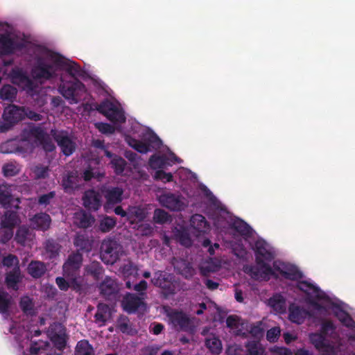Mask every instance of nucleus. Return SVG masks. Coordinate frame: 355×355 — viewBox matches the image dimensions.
Wrapping results in <instances>:
<instances>
[{"instance_id":"obj_1","label":"nucleus","mask_w":355,"mask_h":355,"mask_svg":"<svg viewBox=\"0 0 355 355\" xmlns=\"http://www.w3.org/2000/svg\"><path fill=\"white\" fill-rule=\"evenodd\" d=\"M35 63L31 69L32 80L22 68L13 67L10 73V82L31 96H34L38 86L34 80L42 83L57 76L58 69L65 71L73 78L66 81L62 76L58 87L59 92L70 104H76L86 99L87 91L85 85L77 79L81 74V68L76 62L66 59L60 54L45 49L35 58Z\"/></svg>"},{"instance_id":"obj_2","label":"nucleus","mask_w":355,"mask_h":355,"mask_svg":"<svg viewBox=\"0 0 355 355\" xmlns=\"http://www.w3.org/2000/svg\"><path fill=\"white\" fill-rule=\"evenodd\" d=\"M41 145L46 152H53L55 146L42 124L29 123L24 128L20 139L7 141L1 146L3 153H17L23 157L31 154L35 146Z\"/></svg>"},{"instance_id":"obj_3","label":"nucleus","mask_w":355,"mask_h":355,"mask_svg":"<svg viewBox=\"0 0 355 355\" xmlns=\"http://www.w3.org/2000/svg\"><path fill=\"white\" fill-rule=\"evenodd\" d=\"M253 250L257 266L246 265L243 271L254 279L269 280L274 275V270L268 263L276 256L274 248L265 240L259 239L254 243Z\"/></svg>"},{"instance_id":"obj_4","label":"nucleus","mask_w":355,"mask_h":355,"mask_svg":"<svg viewBox=\"0 0 355 355\" xmlns=\"http://www.w3.org/2000/svg\"><path fill=\"white\" fill-rule=\"evenodd\" d=\"M299 287L304 293H306L310 296L322 301V303L331 308L334 315L344 326L349 329H354L355 322L350 315L343 310L344 303L338 300L332 294L322 291L316 284H313L309 282L300 283Z\"/></svg>"},{"instance_id":"obj_5","label":"nucleus","mask_w":355,"mask_h":355,"mask_svg":"<svg viewBox=\"0 0 355 355\" xmlns=\"http://www.w3.org/2000/svg\"><path fill=\"white\" fill-rule=\"evenodd\" d=\"M320 329V333L315 332L309 334L310 343L322 355L340 354L343 343L339 335L335 332L334 324L331 321H325L321 324Z\"/></svg>"},{"instance_id":"obj_6","label":"nucleus","mask_w":355,"mask_h":355,"mask_svg":"<svg viewBox=\"0 0 355 355\" xmlns=\"http://www.w3.org/2000/svg\"><path fill=\"white\" fill-rule=\"evenodd\" d=\"M132 131L137 134L140 140L135 139L130 135L125 136V141L130 146L137 152L145 154L152 150L159 149L162 145V140L150 129L141 126L139 123L132 125Z\"/></svg>"},{"instance_id":"obj_7","label":"nucleus","mask_w":355,"mask_h":355,"mask_svg":"<svg viewBox=\"0 0 355 355\" xmlns=\"http://www.w3.org/2000/svg\"><path fill=\"white\" fill-rule=\"evenodd\" d=\"M83 256L79 252L70 254L62 266L63 275L68 279L74 288H80L82 278L80 276V268L82 266Z\"/></svg>"},{"instance_id":"obj_8","label":"nucleus","mask_w":355,"mask_h":355,"mask_svg":"<svg viewBox=\"0 0 355 355\" xmlns=\"http://www.w3.org/2000/svg\"><path fill=\"white\" fill-rule=\"evenodd\" d=\"M96 109L114 124H121L125 121V112L121 105L116 101L105 99Z\"/></svg>"},{"instance_id":"obj_9","label":"nucleus","mask_w":355,"mask_h":355,"mask_svg":"<svg viewBox=\"0 0 355 355\" xmlns=\"http://www.w3.org/2000/svg\"><path fill=\"white\" fill-rule=\"evenodd\" d=\"M226 224L228 225V228L234 230L245 238L250 237L253 234L252 228L244 220L239 218H231L230 221H227L226 217L220 216L215 218L214 220V227L220 232H223V229L226 227Z\"/></svg>"},{"instance_id":"obj_10","label":"nucleus","mask_w":355,"mask_h":355,"mask_svg":"<svg viewBox=\"0 0 355 355\" xmlns=\"http://www.w3.org/2000/svg\"><path fill=\"white\" fill-rule=\"evenodd\" d=\"M151 282L161 288L166 297L175 294L180 289V282L175 279V276L164 271L155 272Z\"/></svg>"},{"instance_id":"obj_11","label":"nucleus","mask_w":355,"mask_h":355,"mask_svg":"<svg viewBox=\"0 0 355 355\" xmlns=\"http://www.w3.org/2000/svg\"><path fill=\"white\" fill-rule=\"evenodd\" d=\"M2 119L0 122V132H5L24 119V107L13 104L8 105L3 110Z\"/></svg>"},{"instance_id":"obj_12","label":"nucleus","mask_w":355,"mask_h":355,"mask_svg":"<svg viewBox=\"0 0 355 355\" xmlns=\"http://www.w3.org/2000/svg\"><path fill=\"white\" fill-rule=\"evenodd\" d=\"M274 270V275H272L271 277H276L275 275V271L279 272L283 277L285 279L293 280V281H297V288L302 291L300 287L299 284L300 283L302 282L303 281H301L300 279L303 277L302 272L294 265L283 262L279 260H276L273 261L272 263ZM304 282H309L313 284H315L310 279L305 280Z\"/></svg>"},{"instance_id":"obj_13","label":"nucleus","mask_w":355,"mask_h":355,"mask_svg":"<svg viewBox=\"0 0 355 355\" xmlns=\"http://www.w3.org/2000/svg\"><path fill=\"white\" fill-rule=\"evenodd\" d=\"M164 309L170 323L177 330L188 332L193 331L192 322L185 313L170 307H164Z\"/></svg>"},{"instance_id":"obj_14","label":"nucleus","mask_w":355,"mask_h":355,"mask_svg":"<svg viewBox=\"0 0 355 355\" xmlns=\"http://www.w3.org/2000/svg\"><path fill=\"white\" fill-rule=\"evenodd\" d=\"M121 245L113 239L103 240L101 246V258L106 264L112 265L119 258Z\"/></svg>"},{"instance_id":"obj_15","label":"nucleus","mask_w":355,"mask_h":355,"mask_svg":"<svg viewBox=\"0 0 355 355\" xmlns=\"http://www.w3.org/2000/svg\"><path fill=\"white\" fill-rule=\"evenodd\" d=\"M100 191L105 199L103 206L105 212H109L115 205L121 203L123 200L124 191L121 187L103 184Z\"/></svg>"},{"instance_id":"obj_16","label":"nucleus","mask_w":355,"mask_h":355,"mask_svg":"<svg viewBox=\"0 0 355 355\" xmlns=\"http://www.w3.org/2000/svg\"><path fill=\"white\" fill-rule=\"evenodd\" d=\"M26 48V42L8 34H0V52L3 55H11Z\"/></svg>"},{"instance_id":"obj_17","label":"nucleus","mask_w":355,"mask_h":355,"mask_svg":"<svg viewBox=\"0 0 355 355\" xmlns=\"http://www.w3.org/2000/svg\"><path fill=\"white\" fill-rule=\"evenodd\" d=\"M159 203L173 211H180L187 207L185 199L180 194L164 193L157 196Z\"/></svg>"},{"instance_id":"obj_18","label":"nucleus","mask_w":355,"mask_h":355,"mask_svg":"<svg viewBox=\"0 0 355 355\" xmlns=\"http://www.w3.org/2000/svg\"><path fill=\"white\" fill-rule=\"evenodd\" d=\"M145 295V293H139V296L133 293H127L121 302L123 309L128 313L145 310L146 304L144 302Z\"/></svg>"},{"instance_id":"obj_19","label":"nucleus","mask_w":355,"mask_h":355,"mask_svg":"<svg viewBox=\"0 0 355 355\" xmlns=\"http://www.w3.org/2000/svg\"><path fill=\"white\" fill-rule=\"evenodd\" d=\"M51 135L60 147L62 153L66 156L71 155L76 148L75 143L69 137L67 132L51 129Z\"/></svg>"},{"instance_id":"obj_20","label":"nucleus","mask_w":355,"mask_h":355,"mask_svg":"<svg viewBox=\"0 0 355 355\" xmlns=\"http://www.w3.org/2000/svg\"><path fill=\"white\" fill-rule=\"evenodd\" d=\"M49 335L55 347L63 349L67 343V334L65 327L60 323H53L49 329Z\"/></svg>"},{"instance_id":"obj_21","label":"nucleus","mask_w":355,"mask_h":355,"mask_svg":"<svg viewBox=\"0 0 355 355\" xmlns=\"http://www.w3.org/2000/svg\"><path fill=\"white\" fill-rule=\"evenodd\" d=\"M176 162L181 163L182 160L171 151L168 156L153 155L149 159V165L153 169H160L166 165L171 166Z\"/></svg>"},{"instance_id":"obj_22","label":"nucleus","mask_w":355,"mask_h":355,"mask_svg":"<svg viewBox=\"0 0 355 355\" xmlns=\"http://www.w3.org/2000/svg\"><path fill=\"white\" fill-rule=\"evenodd\" d=\"M11 193V186L6 184H0V204L4 208L13 207L18 209L21 202L20 199L14 198Z\"/></svg>"},{"instance_id":"obj_23","label":"nucleus","mask_w":355,"mask_h":355,"mask_svg":"<svg viewBox=\"0 0 355 355\" xmlns=\"http://www.w3.org/2000/svg\"><path fill=\"white\" fill-rule=\"evenodd\" d=\"M226 324L228 328L236 335H245L248 330V323L243 321L239 316L232 315L227 318Z\"/></svg>"},{"instance_id":"obj_24","label":"nucleus","mask_w":355,"mask_h":355,"mask_svg":"<svg viewBox=\"0 0 355 355\" xmlns=\"http://www.w3.org/2000/svg\"><path fill=\"white\" fill-rule=\"evenodd\" d=\"M83 205L88 209L97 211L101 207V196L94 189L86 191L83 197Z\"/></svg>"},{"instance_id":"obj_25","label":"nucleus","mask_w":355,"mask_h":355,"mask_svg":"<svg viewBox=\"0 0 355 355\" xmlns=\"http://www.w3.org/2000/svg\"><path fill=\"white\" fill-rule=\"evenodd\" d=\"M174 239L182 246L189 248L193 245V240L187 228L184 225H178L173 228Z\"/></svg>"},{"instance_id":"obj_26","label":"nucleus","mask_w":355,"mask_h":355,"mask_svg":"<svg viewBox=\"0 0 355 355\" xmlns=\"http://www.w3.org/2000/svg\"><path fill=\"white\" fill-rule=\"evenodd\" d=\"M190 226L193 229L198 235L207 234L210 230V225L205 216L201 214H196L191 216Z\"/></svg>"},{"instance_id":"obj_27","label":"nucleus","mask_w":355,"mask_h":355,"mask_svg":"<svg viewBox=\"0 0 355 355\" xmlns=\"http://www.w3.org/2000/svg\"><path fill=\"white\" fill-rule=\"evenodd\" d=\"M99 289L101 293L105 298L110 300L116 295L118 286L114 279L107 277L100 284Z\"/></svg>"},{"instance_id":"obj_28","label":"nucleus","mask_w":355,"mask_h":355,"mask_svg":"<svg viewBox=\"0 0 355 355\" xmlns=\"http://www.w3.org/2000/svg\"><path fill=\"white\" fill-rule=\"evenodd\" d=\"M288 318L289 320L297 324H302L306 318L311 316V313L307 310L301 308L298 306L291 305L288 309Z\"/></svg>"},{"instance_id":"obj_29","label":"nucleus","mask_w":355,"mask_h":355,"mask_svg":"<svg viewBox=\"0 0 355 355\" xmlns=\"http://www.w3.org/2000/svg\"><path fill=\"white\" fill-rule=\"evenodd\" d=\"M74 224L78 227L87 228L91 227L94 221V218L91 214L83 210L76 212L73 217Z\"/></svg>"},{"instance_id":"obj_30","label":"nucleus","mask_w":355,"mask_h":355,"mask_svg":"<svg viewBox=\"0 0 355 355\" xmlns=\"http://www.w3.org/2000/svg\"><path fill=\"white\" fill-rule=\"evenodd\" d=\"M51 223V217L46 213L35 214L31 218V225L34 229L45 231L50 227Z\"/></svg>"},{"instance_id":"obj_31","label":"nucleus","mask_w":355,"mask_h":355,"mask_svg":"<svg viewBox=\"0 0 355 355\" xmlns=\"http://www.w3.org/2000/svg\"><path fill=\"white\" fill-rule=\"evenodd\" d=\"M19 267H14L13 270L6 274L5 282L8 289L18 290V284L22 280Z\"/></svg>"},{"instance_id":"obj_32","label":"nucleus","mask_w":355,"mask_h":355,"mask_svg":"<svg viewBox=\"0 0 355 355\" xmlns=\"http://www.w3.org/2000/svg\"><path fill=\"white\" fill-rule=\"evenodd\" d=\"M221 267V261L216 257H209L202 261L200 266V270L202 275L206 276L209 272L218 271Z\"/></svg>"},{"instance_id":"obj_33","label":"nucleus","mask_w":355,"mask_h":355,"mask_svg":"<svg viewBox=\"0 0 355 355\" xmlns=\"http://www.w3.org/2000/svg\"><path fill=\"white\" fill-rule=\"evenodd\" d=\"M173 265L175 270H176L180 275L184 276L186 279H189L195 274V270L190 263L187 262L185 260L177 261L175 259L173 260Z\"/></svg>"},{"instance_id":"obj_34","label":"nucleus","mask_w":355,"mask_h":355,"mask_svg":"<svg viewBox=\"0 0 355 355\" xmlns=\"http://www.w3.org/2000/svg\"><path fill=\"white\" fill-rule=\"evenodd\" d=\"M267 304L276 313H284L286 311V300L284 297L279 293L275 294L268 300Z\"/></svg>"},{"instance_id":"obj_35","label":"nucleus","mask_w":355,"mask_h":355,"mask_svg":"<svg viewBox=\"0 0 355 355\" xmlns=\"http://www.w3.org/2000/svg\"><path fill=\"white\" fill-rule=\"evenodd\" d=\"M105 154L106 157L111 158V165L112 168H114V172L117 175H121L123 172H125L126 169L127 163L124 159L122 157L113 155L109 150H105Z\"/></svg>"},{"instance_id":"obj_36","label":"nucleus","mask_w":355,"mask_h":355,"mask_svg":"<svg viewBox=\"0 0 355 355\" xmlns=\"http://www.w3.org/2000/svg\"><path fill=\"white\" fill-rule=\"evenodd\" d=\"M146 210L141 206L129 207L128 209V220L133 223L135 221L141 222L146 217Z\"/></svg>"},{"instance_id":"obj_37","label":"nucleus","mask_w":355,"mask_h":355,"mask_svg":"<svg viewBox=\"0 0 355 355\" xmlns=\"http://www.w3.org/2000/svg\"><path fill=\"white\" fill-rule=\"evenodd\" d=\"M110 315L109 306L103 303H99L97 306V311L94 316L96 323L99 327L104 326Z\"/></svg>"},{"instance_id":"obj_38","label":"nucleus","mask_w":355,"mask_h":355,"mask_svg":"<svg viewBox=\"0 0 355 355\" xmlns=\"http://www.w3.org/2000/svg\"><path fill=\"white\" fill-rule=\"evenodd\" d=\"M20 223L19 217L15 211H7L1 218V224L2 227H14Z\"/></svg>"},{"instance_id":"obj_39","label":"nucleus","mask_w":355,"mask_h":355,"mask_svg":"<svg viewBox=\"0 0 355 355\" xmlns=\"http://www.w3.org/2000/svg\"><path fill=\"white\" fill-rule=\"evenodd\" d=\"M27 270L31 277L37 279L45 273L46 268L44 263L39 261H33L28 264Z\"/></svg>"},{"instance_id":"obj_40","label":"nucleus","mask_w":355,"mask_h":355,"mask_svg":"<svg viewBox=\"0 0 355 355\" xmlns=\"http://www.w3.org/2000/svg\"><path fill=\"white\" fill-rule=\"evenodd\" d=\"M264 323L262 321L257 322L253 324L248 323V330L245 335L243 336H248L250 334L252 337L257 339H260L263 336L264 334Z\"/></svg>"},{"instance_id":"obj_41","label":"nucleus","mask_w":355,"mask_h":355,"mask_svg":"<svg viewBox=\"0 0 355 355\" xmlns=\"http://www.w3.org/2000/svg\"><path fill=\"white\" fill-rule=\"evenodd\" d=\"M78 176L76 173L71 172L62 179V187L66 192H71L78 188Z\"/></svg>"},{"instance_id":"obj_42","label":"nucleus","mask_w":355,"mask_h":355,"mask_svg":"<svg viewBox=\"0 0 355 355\" xmlns=\"http://www.w3.org/2000/svg\"><path fill=\"white\" fill-rule=\"evenodd\" d=\"M17 94V89L10 85H5L0 89V98L3 101L13 102Z\"/></svg>"},{"instance_id":"obj_43","label":"nucleus","mask_w":355,"mask_h":355,"mask_svg":"<svg viewBox=\"0 0 355 355\" xmlns=\"http://www.w3.org/2000/svg\"><path fill=\"white\" fill-rule=\"evenodd\" d=\"M201 190L203 192L204 195L207 198L210 203L216 209L220 211L223 214L228 215V212L226 211L225 209L223 208V206L218 200V199L214 196L211 191L205 185L201 187Z\"/></svg>"},{"instance_id":"obj_44","label":"nucleus","mask_w":355,"mask_h":355,"mask_svg":"<svg viewBox=\"0 0 355 355\" xmlns=\"http://www.w3.org/2000/svg\"><path fill=\"white\" fill-rule=\"evenodd\" d=\"M103 269L98 261H93L85 267V273L92 275L95 280L101 278Z\"/></svg>"},{"instance_id":"obj_45","label":"nucleus","mask_w":355,"mask_h":355,"mask_svg":"<svg viewBox=\"0 0 355 355\" xmlns=\"http://www.w3.org/2000/svg\"><path fill=\"white\" fill-rule=\"evenodd\" d=\"M205 345L214 354H219L222 351L221 341L216 336L207 338Z\"/></svg>"},{"instance_id":"obj_46","label":"nucleus","mask_w":355,"mask_h":355,"mask_svg":"<svg viewBox=\"0 0 355 355\" xmlns=\"http://www.w3.org/2000/svg\"><path fill=\"white\" fill-rule=\"evenodd\" d=\"M73 244L79 250L89 251L91 249V243L85 234L78 232L76 234Z\"/></svg>"},{"instance_id":"obj_47","label":"nucleus","mask_w":355,"mask_h":355,"mask_svg":"<svg viewBox=\"0 0 355 355\" xmlns=\"http://www.w3.org/2000/svg\"><path fill=\"white\" fill-rule=\"evenodd\" d=\"M19 306L23 312L26 315H33L35 313L34 303L33 300L28 296H23L21 297Z\"/></svg>"},{"instance_id":"obj_48","label":"nucleus","mask_w":355,"mask_h":355,"mask_svg":"<svg viewBox=\"0 0 355 355\" xmlns=\"http://www.w3.org/2000/svg\"><path fill=\"white\" fill-rule=\"evenodd\" d=\"M76 355H94V349L87 340H82L77 343Z\"/></svg>"},{"instance_id":"obj_49","label":"nucleus","mask_w":355,"mask_h":355,"mask_svg":"<svg viewBox=\"0 0 355 355\" xmlns=\"http://www.w3.org/2000/svg\"><path fill=\"white\" fill-rule=\"evenodd\" d=\"M224 242L230 245L232 253L236 257H243L244 255H245L246 250L241 239H239L237 242L227 241L225 240Z\"/></svg>"},{"instance_id":"obj_50","label":"nucleus","mask_w":355,"mask_h":355,"mask_svg":"<svg viewBox=\"0 0 355 355\" xmlns=\"http://www.w3.org/2000/svg\"><path fill=\"white\" fill-rule=\"evenodd\" d=\"M105 173L103 172H101L98 168H92L91 166L86 168L83 174L85 181H89L92 178H95L98 181H101Z\"/></svg>"},{"instance_id":"obj_51","label":"nucleus","mask_w":355,"mask_h":355,"mask_svg":"<svg viewBox=\"0 0 355 355\" xmlns=\"http://www.w3.org/2000/svg\"><path fill=\"white\" fill-rule=\"evenodd\" d=\"M31 236L29 229L27 227L21 226L17 231L15 240L17 243L25 245L26 241L31 239Z\"/></svg>"},{"instance_id":"obj_52","label":"nucleus","mask_w":355,"mask_h":355,"mask_svg":"<svg viewBox=\"0 0 355 355\" xmlns=\"http://www.w3.org/2000/svg\"><path fill=\"white\" fill-rule=\"evenodd\" d=\"M12 298L7 292L0 291V313L6 314L11 304Z\"/></svg>"},{"instance_id":"obj_53","label":"nucleus","mask_w":355,"mask_h":355,"mask_svg":"<svg viewBox=\"0 0 355 355\" xmlns=\"http://www.w3.org/2000/svg\"><path fill=\"white\" fill-rule=\"evenodd\" d=\"M45 250L50 259L55 258L59 254L60 245L53 239H49L45 243Z\"/></svg>"},{"instance_id":"obj_54","label":"nucleus","mask_w":355,"mask_h":355,"mask_svg":"<svg viewBox=\"0 0 355 355\" xmlns=\"http://www.w3.org/2000/svg\"><path fill=\"white\" fill-rule=\"evenodd\" d=\"M153 220L157 224H164L171 220V216L163 209H156L153 214Z\"/></svg>"},{"instance_id":"obj_55","label":"nucleus","mask_w":355,"mask_h":355,"mask_svg":"<svg viewBox=\"0 0 355 355\" xmlns=\"http://www.w3.org/2000/svg\"><path fill=\"white\" fill-rule=\"evenodd\" d=\"M116 225V220L110 216H105L100 221L99 230L103 232L110 231Z\"/></svg>"},{"instance_id":"obj_56","label":"nucleus","mask_w":355,"mask_h":355,"mask_svg":"<svg viewBox=\"0 0 355 355\" xmlns=\"http://www.w3.org/2000/svg\"><path fill=\"white\" fill-rule=\"evenodd\" d=\"M2 170L4 176L12 177L19 172L20 168L16 163L10 162L4 164Z\"/></svg>"},{"instance_id":"obj_57","label":"nucleus","mask_w":355,"mask_h":355,"mask_svg":"<svg viewBox=\"0 0 355 355\" xmlns=\"http://www.w3.org/2000/svg\"><path fill=\"white\" fill-rule=\"evenodd\" d=\"M32 171L35 174L36 179H41L45 178L48 176L49 168V166H44L42 164H38L32 168Z\"/></svg>"},{"instance_id":"obj_58","label":"nucleus","mask_w":355,"mask_h":355,"mask_svg":"<svg viewBox=\"0 0 355 355\" xmlns=\"http://www.w3.org/2000/svg\"><path fill=\"white\" fill-rule=\"evenodd\" d=\"M121 272L125 277L130 276L135 277L138 275V268L133 263L129 262L123 266Z\"/></svg>"},{"instance_id":"obj_59","label":"nucleus","mask_w":355,"mask_h":355,"mask_svg":"<svg viewBox=\"0 0 355 355\" xmlns=\"http://www.w3.org/2000/svg\"><path fill=\"white\" fill-rule=\"evenodd\" d=\"M2 264L3 266L7 268H10L12 266L19 267L17 257L11 254L3 258Z\"/></svg>"},{"instance_id":"obj_60","label":"nucleus","mask_w":355,"mask_h":355,"mask_svg":"<svg viewBox=\"0 0 355 355\" xmlns=\"http://www.w3.org/2000/svg\"><path fill=\"white\" fill-rule=\"evenodd\" d=\"M13 230L9 227H0V242L6 243L13 236Z\"/></svg>"},{"instance_id":"obj_61","label":"nucleus","mask_w":355,"mask_h":355,"mask_svg":"<svg viewBox=\"0 0 355 355\" xmlns=\"http://www.w3.org/2000/svg\"><path fill=\"white\" fill-rule=\"evenodd\" d=\"M95 127L103 134H113L115 130L114 127L107 123L97 122Z\"/></svg>"},{"instance_id":"obj_62","label":"nucleus","mask_w":355,"mask_h":355,"mask_svg":"<svg viewBox=\"0 0 355 355\" xmlns=\"http://www.w3.org/2000/svg\"><path fill=\"white\" fill-rule=\"evenodd\" d=\"M202 245L203 248H207V252L210 256L215 255L216 250L220 248V245L218 243H215L212 244L209 239H204L202 242Z\"/></svg>"},{"instance_id":"obj_63","label":"nucleus","mask_w":355,"mask_h":355,"mask_svg":"<svg viewBox=\"0 0 355 355\" xmlns=\"http://www.w3.org/2000/svg\"><path fill=\"white\" fill-rule=\"evenodd\" d=\"M280 334H281V330H280L279 327H272L267 331L266 339L270 343H275L278 340V338L280 336Z\"/></svg>"},{"instance_id":"obj_64","label":"nucleus","mask_w":355,"mask_h":355,"mask_svg":"<svg viewBox=\"0 0 355 355\" xmlns=\"http://www.w3.org/2000/svg\"><path fill=\"white\" fill-rule=\"evenodd\" d=\"M155 178L160 180L163 182H170L173 181V175L171 173H166L162 170H157L155 173Z\"/></svg>"}]
</instances>
